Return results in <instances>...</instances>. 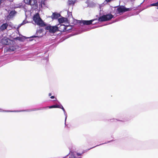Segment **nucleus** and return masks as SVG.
I'll use <instances>...</instances> for the list:
<instances>
[{
	"mask_svg": "<svg viewBox=\"0 0 158 158\" xmlns=\"http://www.w3.org/2000/svg\"><path fill=\"white\" fill-rule=\"evenodd\" d=\"M33 20L38 25L43 27L46 26V24L40 18L38 13H37L33 16Z\"/></svg>",
	"mask_w": 158,
	"mask_h": 158,
	"instance_id": "f257e3e1",
	"label": "nucleus"
},
{
	"mask_svg": "<svg viewBox=\"0 0 158 158\" xmlns=\"http://www.w3.org/2000/svg\"><path fill=\"white\" fill-rule=\"evenodd\" d=\"M113 17V16L111 14H108L106 15H103L100 17L98 19V20L100 22H104L109 21Z\"/></svg>",
	"mask_w": 158,
	"mask_h": 158,
	"instance_id": "f03ea898",
	"label": "nucleus"
},
{
	"mask_svg": "<svg viewBox=\"0 0 158 158\" xmlns=\"http://www.w3.org/2000/svg\"><path fill=\"white\" fill-rule=\"evenodd\" d=\"M24 2L26 4L31 5L34 9H36L38 7L36 0H24Z\"/></svg>",
	"mask_w": 158,
	"mask_h": 158,
	"instance_id": "7ed1b4c3",
	"label": "nucleus"
},
{
	"mask_svg": "<svg viewBox=\"0 0 158 158\" xmlns=\"http://www.w3.org/2000/svg\"><path fill=\"white\" fill-rule=\"evenodd\" d=\"M46 29L48 30L51 33H55L56 31H58V27L55 26H48L46 27Z\"/></svg>",
	"mask_w": 158,
	"mask_h": 158,
	"instance_id": "20e7f679",
	"label": "nucleus"
},
{
	"mask_svg": "<svg viewBox=\"0 0 158 158\" xmlns=\"http://www.w3.org/2000/svg\"><path fill=\"white\" fill-rule=\"evenodd\" d=\"M68 27V26H65L64 25L61 24L58 27V31L64 32L68 31L69 30V29H67Z\"/></svg>",
	"mask_w": 158,
	"mask_h": 158,
	"instance_id": "39448f33",
	"label": "nucleus"
},
{
	"mask_svg": "<svg viewBox=\"0 0 158 158\" xmlns=\"http://www.w3.org/2000/svg\"><path fill=\"white\" fill-rule=\"evenodd\" d=\"M94 21V20H82L81 21L80 23V25L82 24L84 25H89L92 24V22Z\"/></svg>",
	"mask_w": 158,
	"mask_h": 158,
	"instance_id": "423d86ee",
	"label": "nucleus"
},
{
	"mask_svg": "<svg viewBox=\"0 0 158 158\" xmlns=\"http://www.w3.org/2000/svg\"><path fill=\"white\" fill-rule=\"evenodd\" d=\"M16 49V47L15 45L9 46L8 47H6L5 49V50L6 52H12L15 51Z\"/></svg>",
	"mask_w": 158,
	"mask_h": 158,
	"instance_id": "0eeeda50",
	"label": "nucleus"
},
{
	"mask_svg": "<svg viewBox=\"0 0 158 158\" xmlns=\"http://www.w3.org/2000/svg\"><path fill=\"white\" fill-rule=\"evenodd\" d=\"M61 16L60 14L57 12L53 13L52 15L51 16V18L52 19H57Z\"/></svg>",
	"mask_w": 158,
	"mask_h": 158,
	"instance_id": "6e6552de",
	"label": "nucleus"
},
{
	"mask_svg": "<svg viewBox=\"0 0 158 158\" xmlns=\"http://www.w3.org/2000/svg\"><path fill=\"white\" fill-rule=\"evenodd\" d=\"M8 26V24L7 23H3L0 27V30L3 31L6 29Z\"/></svg>",
	"mask_w": 158,
	"mask_h": 158,
	"instance_id": "1a4fd4ad",
	"label": "nucleus"
},
{
	"mask_svg": "<svg viewBox=\"0 0 158 158\" xmlns=\"http://www.w3.org/2000/svg\"><path fill=\"white\" fill-rule=\"evenodd\" d=\"M125 7L123 6H119L117 9V10L119 13L125 12Z\"/></svg>",
	"mask_w": 158,
	"mask_h": 158,
	"instance_id": "9d476101",
	"label": "nucleus"
},
{
	"mask_svg": "<svg viewBox=\"0 0 158 158\" xmlns=\"http://www.w3.org/2000/svg\"><path fill=\"white\" fill-rule=\"evenodd\" d=\"M16 13L17 12L15 10H12L10 11L8 16L10 18H12L15 15Z\"/></svg>",
	"mask_w": 158,
	"mask_h": 158,
	"instance_id": "9b49d317",
	"label": "nucleus"
},
{
	"mask_svg": "<svg viewBox=\"0 0 158 158\" xmlns=\"http://www.w3.org/2000/svg\"><path fill=\"white\" fill-rule=\"evenodd\" d=\"M9 39L7 38H4L2 40V43L4 44L7 45L9 44Z\"/></svg>",
	"mask_w": 158,
	"mask_h": 158,
	"instance_id": "f8f14e48",
	"label": "nucleus"
},
{
	"mask_svg": "<svg viewBox=\"0 0 158 158\" xmlns=\"http://www.w3.org/2000/svg\"><path fill=\"white\" fill-rule=\"evenodd\" d=\"M56 108V105H52L50 106H46V107H40L38 108H37L35 110H43L44 109H47L48 108L51 109L52 108Z\"/></svg>",
	"mask_w": 158,
	"mask_h": 158,
	"instance_id": "ddd939ff",
	"label": "nucleus"
},
{
	"mask_svg": "<svg viewBox=\"0 0 158 158\" xmlns=\"http://www.w3.org/2000/svg\"><path fill=\"white\" fill-rule=\"evenodd\" d=\"M58 22L60 23H63L64 22H66L68 21V19L66 18L62 17L59 18L58 19Z\"/></svg>",
	"mask_w": 158,
	"mask_h": 158,
	"instance_id": "4468645a",
	"label": "nucleus"
},
{
	"mask_svg": "<svg viewBox=\"0 0 158 158\" xmlns=\"http://www.w3.org/2000/svg\"><path fill=\"white\" fill-rule=\"evenodd\" d=\"M45 0H41L39 5L42 8L43 6H44L45 5Z\"/></svg>",
	"mask_w": 158,
	"mask_h": 158,
	"instance_id": "2eb2a0df",
	"label": "nucleus"
},
{
	"mask_svg": "<svg viewBox=\"0 0 158 158\" xmlns=\"http://www.w3.org/2000/svg\"><path fill=\"white\" fill-rule=\"evenodd\" d=\"M69 5H74L75 3V2L73 0H69L68 2Z\"/></svg>",
	"mask_w": 158,
	"mask_h": 158,
	"instance_id": "dca6fc26",
	"label": "nucleus"
},
{
	"mask_svg": "<svg viewBox=\"0 0 158 158\" xmlns=\"http://www.w3.org/2000/svg\"><path fill=\"white\" fill-rule=\"evenodd\" d=\"M151 6H158V3L157 2H156V3L151 4Z\"/></svg>",
	"mask_w": 158,
	"mask_h": 158,
	"instance_id": "f3484780",
	"label": "nucleus"
},
{
	"mask_svg": "<svg viewBox=\"0 0 158 158\" xmlns=\"http://www.w3.org/2000/svg\"><path fill=\"white\" fill-rule=\"evenodd\" d=\"M132 10V9L131 8H126L125 7V12L127 11H130Z\"/></svg>",
	"mask_w": 158,
	"mask_h": 158,
	"instance_id": "a211bd4d",
	"label": "nucleus"
},
{
	"mask_svg": "<svg viewBox=\"0 0 158 158\" xmlns=\"http://www.w3.org/2000/svg\"><path fill=\"white\" fill-rule=\"evenodd\" d=\"M62 106L61 105V106H60L59 105H56V108H61V107Z\"/></svg>",
	"mask_w": 158,
	"mask_h": 158,
	"instance_id": "6ab92c4d",
	"label": "nucleus"
},
{
	"mask_svg": "<svg viewBox=\"0 0 158 158\" xmlns=\"http://www.w3.org/2000/svg\"><path fill=\"white\" fill-rule=\"evenodd\" d=\"M70 158H77L73 155H71V156L70 157Z\"/></svg>",
	"mask_w": 158,
	"mask_h": 158,
	"instance_id": "aec40b11",
	"label": "nucleus"
},
{
	"mask_svg": "<svg viewBox=\"0 0 158 158\" xmlns=\"http://www.w3.org/2000/svg\"><path fill=\"white\" fill-rule=\"evenodd\" d=\"M61 109L64 112H65V110L62 106L61 107Z\"/></svg>",
	"mask_w": 158,
	"mask_h": 158,
	"instance_id": "412c9836",
	"label": "nucleus"
},
{
	"mask_svg": "<svg viewBox=\"0 0 158 158\" xmlns=\"http://www.w3.org/2000/svg\"><path fill=\"white\" fill-rule=\"evenodd\" d=\"M50 98L52 99H53L54 98V96H52L50 97Z\"/></svg>",
	"mask_w": 158,
	"mask_h": 158,
	"instance_id": "4be33fe9",
	"label": "nucleus"
},
{
	"mask_svg": "<svg viewBox=\"0 0 158 158\" xmlns=\"http://www.w3.org/2000/svg\"><path fill=\"white\" fill-rule=\"evenodd\" d=\"M77 156H80L81 155V154L80 153H77Z\"/></svg>",
	"mask_w": 158,
	"mask_h": 158,
	"instance_id": "5701e85b",
	"label": "nucleus"
},
{
	"mask_svg": "<svg viewBox=\"0 0 158 158\" xmlns=\"http://www.w3.org/2000/svg\"><path fill=\"white\" fill-rule=\"evenodd\" d=\"M51 94H52L51 93H49V96H51Z\"/></svg>",
	"mask_w": 158,
	"mask_h": 158,
	"instance_id": "b1692460",
	"label": "nucleus"
},
{
	"mask_svg": "<svg viewBox=\"0 0 158 158\" xmlns=\"http://www.w3.org/2000/svg\"><path fill=\"white\" fill-rule=\"evenodd\" d=\"M5 112H8L9 111H5Z\"/></svg>",
	"mask_w": 158,
	"mask_h": 158,
	"instance_id": "393cba45",
	"label": "nucleus"
}]
</instances>
